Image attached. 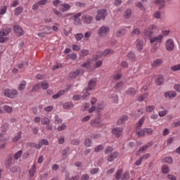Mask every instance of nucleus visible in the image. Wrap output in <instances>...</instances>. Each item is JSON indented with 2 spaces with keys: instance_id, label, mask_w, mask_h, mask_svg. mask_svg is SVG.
<instances>
[{
  "instance_id": "680f3d73",
  "label": "nucleus",
  "mask_w": 180,
  "mask_h": 180,
  "mask_svg": "<svg viewBox=\"0 0 180 180\" xmlns=\"http://www.w3.org/2000/svg\"><path fill=\"white\" fill-rule=\"evenodd\" d=\"M55 123L56 124H60V123H63V120L58 117V115L55 116Z\"/></svg>"
},
{
  "instance_id": "7c9ffc66",
  "label": "nucleus",
  "mask_w": 180,
  "mask_h": 180,
  "mask_svg": "<svg viewBox=\"0 0 180 180\" xmlns=\"http://www.w3.org/2000/svg\"><path fill=\"white\" fill-rule=\"evenodd\" d=\"M25 88H26V81L22 80V81L18 84V91H23V89H25Z\"/></svg>"
},
{
  "instance_id": "603ef678",
  "label": "nucleus",
  "mask_w": 180,
  "mask_h": 180,
  "mask_svg": "<svg viewBox=\"0 0 180 180\" xmlns=\"http://www.w3.org/2000/svg\"><path fill=\"white\" fill-rule=\"evenodd\" d=\"M6 11H8V7L4 6L0 8V15H5L6 13Z\"/></svg>"
},
{
  "instance_id": "9b49d317",
  "label": "nucleus",
  "mask_w": 180,
  "mask_h": 180,
  "mask_svg": "<svg viewBox=\"0 0 180 180\" xmlns=\"http://www.w3.org/2000/svg\"><path fill=\"white\" fill-rule=\"evenodd\" d=\"M112 133L117 137H120L123 134V128L117 127L112 129Z\"/></svg>"
},
{
  "instance_id": "de8ad7c7",
  "label": "nucleus",
  "mask_w": 180,
  "mask_h": 180,
  "mask_svg": "<svg viewBox=\"0 0 180 180\" xmlns=\"http://www.w3.org/2000/svg\"><path fill=\"white\" fill-rule=\"evenodd\" d=\"M75 37L77 41H79V40H82V39H84V34L82 33H77L75 35Z\"/></svg>"
},
{
  "instance_id": "052dcab7",
  "label": "nucleus",
  "mask_w": 180,
  "mask_h": 180,
  "mask_svg": "<svg viewBox=\"0 0 180 180\" xmlns=\"http://www.w3.org/2000/svg\"><path fill=\"white\" fill-rule=\"evenodd\" d=\"M32 147H34L35 148H37V150H40V148H41L42 145L41 143H40V142L39 141L38 143H32Z\"/></svg>"
},
{
  "instance_id": "0e129e2a",
  "label": "nucleus",
  "mask_w": 180,
  "mask_h": 180,
  "mask_svg": "<svg viewBox=\"0 0 180 180\" xmlns=\"http://www.w3.org/2000/svg\"><path fill=\"white\" fill-rule=\"evenodd\" d=\"M99 172V168L96 167L91 169L90 173L91 175H95V174H98Z\"/></svg>"
},
{
  "instance_id": "a18cd8bd",
  "label": "nucleus",
  "mask_w": 180,
  "mask_h": 180,
  "mask_svg": "<svg viewBox=\"0 0 180 180\" xmlns=\"http://www.w3.org/2000/svg\"><path fill=\"white\" fill-rule=\"evenodd\" d=\"M5 165L6 167V168H9V167H11V165H12V158H8L6 159V160L5 162Z\"/></svg>"
},
{
  "instance_id": "a211bd4d",
  "label": "nucleus",
  "mask_w": 180,
  "mask_h": 180,
  "mask_svg": "<svg viewBox=\"0 0 180 180\" xmlns=\"http://www.w3.org/2000/svg\"><path fill=\"white\" fill-rule=\"evenodd\" d=\"M127 33L126 29L124 28H120V30H117L115 32L116 37H122V36H124Z\"/></svg>"
},
{
  "instance_id": "f257e3e1",
  "label": "nucleus",
  "mask_w": 180,
  "mask_h": 180,
  "mask_svg": "<svg viewBox=\"0 0 180 180\" xmlns=\"http://www.w3.org/2000/svg\"><path fill=\"white\" fill-rule=\"evenodd\" d=\"M122 174H123V169H120L117 171L116 174H115V179L117 180H127L129 179L130 178V173L129 172V171L125 172L122 176Z\"/></svg>"
},
{
  "instance_id": "f704fd0d",
  "label": "nucleus",
  "mask_w": 180,
  "mask_h": 180,
  "mask_svg": "<svg viewBox=\"0 0 180 180\" xmlns=\"http://www.w3.org/2000/svg\"><path fill=\"white\" fill-rule=\"evenodd\" d=\"M88 54H89V51L88 49H82L79 52V56H81V57H86Z\"/></svg>"
},
{
  "instance_id": "4468645a",
  "label": "nucleus",
  "mask_w": 180,
  "mask_h": 180,
  "mask_svg": "<svg viewBox=\"0 0 180 180\" xmlns=\"http://www.w3.org/2000/svg\"><path fill=\"white\" fill-rule=\"evenodd\" d=\"M117 157H119V153L115 151V152L108 155V161L109 162H112V161H115V160H116V158H117Z\"/></svg>"
},
{
  "instance_id": "473e14b6",
  "label": "nucleus",
  "mask_w": 180,
  "mask_h": 180,
  "mask_svg": "<svg viewBox=\"0 0 180 180\" xmlns=\"http://www.w3.org/2000/svg\"><path fill=\"white\" fill-rule=\"evenodd\" d=\"M39 85L42 89H48L49 85L46 81H43L39 83Z\"/></svg>"
},
{
  "instance_id": "09e8293b",
  "label": "nucleus",
  "mask_w": 180,
  "mask_h": 180,
  "mask_svg": "<svg viewBox=\"0 0 180 180\" xmlns=\"http://www.w3.org/2000/svg\"><path fill=\"white\" fill-rule=\"evenodd\" d=\"M82 67H83V68H89V67H91V60H87L82 65Z\"/></svg>"
},
{
  "instance_id": "9d476101",
  "label": "nucleus",
  "mask_w": 180,
  "mask_h": 180,
  "mask_svg": "<svg viewBox=\"0 0 180 180\" xmlns=\"http://www.w3.org/2000/svg\"><path fill=\"white\" fill-rule=\"evenodd\" d=\"M150 40V43H161L162 41V39H164L163 35H158V37H148Z\"/></svg>"
},
{
  "instance_id": "e2e57ef3",
  "label": "nucleus",
  "mask_w": 180,
  "mask_h": 180,
  "mask_svg": "<svg viewBox=\"0 0 180 180\" xmlns=\"http://www.w3.org/2000/svg\"><path fill=\"white\" fill-rule=\"evenodd\" d=\"M41 86H40V83H38L37 84L34 85L32 88V92H36L37 91H39V89H40Z\"/></svg>"
},
{
  "instance_id": "dca6fc26",
  "label": "nucleus",
  "mask_w": 180,
  "mask_h": 180,
  "mask_svg": "<svg viewBox=\"0 0 180 180\" xmlns=\"http://www.w3.org/2000/svg\"><path fill=\"white\" fill-rule=\"evenodd\" d=\"M96 86V79H91L89 82L88 91H92Z\"/></svg>"
},
{
  "instance_id": "c9c22d12",
  "label": "nucleus",
  "mask_w": 180,
  "mask_h": 180,
  "mask_svg": "<svg viewBox=\"0 0 180 180\" xmlns=\"http://www.w3.org/2000/svg\"><path fill=\"white\" fill-rule=\"evenodd\" d=\"M127 95H131V96H134L136 95V89L130 88L127 91Z\"/></svg>"
},
{
  "instance_id": "0eeeda50",
  "label": "nucleus",
  "mask_w": 180,
  "mask_h": 180,
  "mask_svg": "<svg viewBox=\"0 0 180 180\" xmlns=\"http://www.w3.org/2000/svg\"><path fill=\"white\" fill-rule=\"evenodd\" d=\"M113 53H115V51L112 49H106L103 51V53H102V55H96L93 56V61H96V60H99V58H101V57H102V56H106L108 55H112L113 54Z\"/></svg>"
},
{
  "instance_id": "a19ab883",
  "label": "nucleus",
  "mask_w": 180,
  "mask_h": 180,
  "mask_svg": "<svg viewBox=\"0 0 180 180\" xmlns=\"http://www.w3.org/2000/svg\"><path fill=\"white\" fill-rule=\"evenodd\" d=\"M82 94H83L82 95V100L85 99V98H87V96H89L91 95V94H89V91H88V89L83 90Z\"/></svg>"
},
{
  "instance_id": "c03bdc74",
  "label": "nucleus",
  "mask_w": 180,
  "mask_h": 180,
  "mask_svg": "<svg viewBox=\"0 0 180 180\" xmlns=\"http://www.w3.org/2000/svg\"><path fill=\"white\" fill-rule=\"evenodd\" d=\"M139 34H140V29L136 28L132 31L131 36V37H136V36H139Z\"/></svg>"
},
{
  "instance_id": "72a5a7b5",
  "label": "nucleus",
  "mask_w": 180,
  "mask_h": 180,
  "mask_svg": "<svg viewBox=\"0 0 180 180\" xmlns=\"http://www.w3.org/2000/svg\"><path fill=\"white\" fill-rule=\"evenodd\" d=\"M155 4L156 5L159 6V9L164 8V6H165V1H164L163 0H157L155 1Z\"/></svg>"
},
{
  "instance_id": "f03ea898",
  "label": "nucleus",
  "mask_w": 180,
  "mask_h": 180,
  "mask_svg": "<svg viewBox=\"0 0 180 180\" xmlns=\"http://www.w3.org/2000/svg\"><path fill=\"white\" fill-rule=\"evenodd\" d=\"M4 96H6V98L13 99V98H16V96H18V90L6 89L4 91Z\"/></svg>"
},
{
  "instance_id": "37998d69",
  "label": "nucleus",
  "mask_w": 180,
  "mask_h": 180,
  "mask_svg": "<svg viewBox=\"0 0 180 180\" xmlns=\"http://www.w3.org/2000/svg\"><path fill=\"white\" fill-rule=\"evenodd\" d=\"M162 162H167V164H172V162H174V160L171 157H166L162 160Z\"/></svg>"
},
{
  "instance_id": "5701e85b",
  "label": "nucleus",
  "mask_w": 180,
  "mask_h": 180,
  "mask_svg": "<svg viewBox=\"0 0 180 180\" xmlns=\"http://www.w3.org/2000/svg\"><path fill=\"white\" fill-rule=\"evenodd\" d=\"M78 75H79V70H76L70 73L69 78L70 79H74L76 77H78Z\"/></svg>"
},
{
  "instance_id": "3c124183",
  "label": "nucleus",
  "mask_w": 180,
  "mask_h": 180,
  "mask_svg": "<svg viewBox=\"0 0 180 180\" xmlns=\"http://www.w3.org/2000/svg\"><path fill=\"white\" fill-rule=\"evenodd\" d=\"M20 139H22V132L21 131L18 132L17 136L13 139V141H19V140H20Z\"/></svg>"
},
{
  "instance_id": "8fccbe9b",
  "label": "nucleus",
  "mask_w": 180,
  "mask_h": 180,
  "mask_svg": "<svg viewBox=\"0 0 180 180\" xmlns=\"http://www.w3.org/2000/svg\"><path fill=\"white\" fill-rule=\"evenodd\" d=\"M92 144V140H91L89 138H86L84 141V145L86 146V147H91Z\"/></svg>"
},
{
  "instance_id": "69168bd1",
  "label": "nucleus",
  "mask_w": 180,
  "mask_h": 180,
  "mask_svg": "<svg viewBox=\"0 0 180 180\" xmlns=\"http://www.w3.org/2000/svg\"><path fill=\"white\" fill-rule=\"evenodd\" d=\"M122 85H124V83H123V82L116 83L115 85V89H119V88H122Z\"/></svg>"
},
{
  "instance_id": "20e7f679",
  "label": "nucleus",
  "mask_w": 180,
  "mask_h": 180,
  "mask_svg": "<svg viewBox=\"0 0 180 180\" xmlns=\"http://www.w3.org/2000/svg\"><path fill=\"white\" fill-rule=\"evenodd\" d=\"M157 29V25L152 24L149 25L144 31V35L146 37H153L154 32L153 30H155Z\"/></svg>"
},
{
  "instance_id": "39448f33",
  "label": "nucleus",
  "mask_w": 180,
  "mask_h": 180,
  "mask_svg": "<svg viewBox=\"0 0 180 180\" xmlns=\"http://www.w3.org/2000/svg\"><path fill=\"white\" fill-rule=\"evenodd\" d=\"M9 33H11L10 28H6V30L0 31V43H5V41H8V37H5V36H8Z\"/></svg>"
},
{
  "instance_id": "79ce46f5",
  "label": "nucleus",
  "mask_w": 180,
  "mask_h": 180,
  "mask_svg": "<svg viewBox=\"0 0 180 180\" xmlns=\"http://www.w3.org/2000/svg\"><path fill=\"white\" fill-rule=\"evenodd\" d=\"M36 172V165L34 164L32 168L30 169V176H34V173Z\"/></svg>"
},
{
  "instance_id": "338daca9",
  "label": "nucleus",
  "mask_w": 180,
  "mask_h": 180,
  "mask_svg": "<svg viewBox=\"0 0 180 180\" xmlns=\"http://www.w3.org/2000/svg\"><path fill=\"white\" fill-rule=\"evenodd\" d=\"M102 150H103V146L102 145H99L94 148L95 153H99V151H102Z\"/></svg>"
},
{
  "instance_id": "bb28decb",
  "label": "nucleus",
  "mask_w": 180,
  "mask_h": 180,
  "mask_svg": "<svg viewBox=\"0 0 180 180\" xmlns=\"http://www.w3.org/2000/svg\"><path fill=\"white\" fill-rule=\"evenodd\" d=\"M136 135L138 136V137H144V136L146 135L144 129H140L139 128H136Z\"/></svg>"
},
{
  "instance_id": "774afa93",
  "label": "nucleus",
  "mask_w": 180,
  "mask_h": 180,
  "mask_svg": "<svg viewBox=\"0 0 180 180\" xmlns=\"http://www.w3.org/2000/svg\"><path fill=\"white\" fill-rule=\"evenodd\" d=\"M172 71H179L180 63L179 65H174L171 68Z\"/></svg>"
},
{
  "instance_id": "bf43d9fd",
  "label": "nucleus",
  "mask_w": 180,
  "mask_h": 180,
  "mask_svg": "<svg viewBox=\"0 0 180 180\" xmlns=\"http://www.w3.org/2000/svg\"><path fill=\"white\" fill-rule=\"evenodd\" d=\"M22 150H19L18 152H17L15 155H14V158L15 160H19V158H20V157L22 156Z\"/></svg>"
},
{
  "instance_id": "13d9d810",
  "label": "nucleus",
  "mask_w": 180,
  "mask_h": 180,
  "mask_svg": "<svg viewBox=\"0 0 180 180\" xmlns=\"http://www.w3.org/2000/svg\"><path fill=\"white\" fill-rule=\"evenodd\" d=\"M155 109V106H154V105L146 106V112H148V113L153 112Z\"/></svg>"
},
{
  "instance_id": "4c0bfd02",
  "label": "nucleus",
  "mask_w": 180,
  "mask_h": 180,
  "mask_svg": "<svg viewBox=\"0 0 180 180\" xmlns=\"http://www.w3.org/2000/svg\"><path fill=\"white\" fill-rule=\"evenodd\" d=\"M124 18L125 19H130L131 18V9H127L124 12Z\"/></svg>"
},
{
  "instance_id": "ddd939ff",
  "label": "nucleus",
  "mask_w": 180,
  "mask_h": 180,
  "mask_svg": "<svg viewBox=\"0 0 180 180\" xmlns=\"http://www.w3.org/2000/svg\"><path fill=\"white\" fill-rule=\"evenodd\" d=\"M6 140L8 139L5 137V134H0V148H4L6 146Z\"/></svg>"
},
{
  "instance_id": "4d7b16f0",
  "label": "nucleus",
  "mask_w": 180,
  "mask_h": 180,
  "mask_svg": "<svg viewBox=\"0 0 180 180\" xmlns=\"http://www.w3.org/2000/svg\"><path fill=\"white\" fill-rule=\"evenodd\" d=\"M44 32L46 34H51V27H50V26H46L45 28H44Z\"/></svg>"
},
{
  "instance_id": "c85d7f7f",
  "label": "nucleus",
  "mask_w": 180,
  "mask_h": 180,
  "mask_svg": "<svg viewBox=\"0 0 180 180\" xmlns=\"http://www.w3.org/2000/svg\"><path fill=\"white\" fill-rule=\"evenodd\" d=\"M23 12V7L22 6H18L15 9L14 11V15L15 16H19V15H20V13H22Z\"/></svg>"
},
{
  "instance_id": "7ed1b4c3",
  "label": "nucleus",
  "mask_w": 180,
  "mask_h": 180,
  "mask_svg": "<svg viewBox=\"0 0 180 180\" xmlns=\"http://www.w3.org/2000/svg\"><path fill=\"white\" fill-rule=\"evenodd\" d=\"M110 32V28L106 25H103L99 28L97 33L100 37H106Z\"/></svg>"
},
{
  "instance_id": "b1692460",
  "label": "nucleus",
  "mask_w": 180,
  "mask_h": 180,
  "mask_svg": "<svg viewBox=\"0 0 180 180\" xmlns=\"http://www.w3.org/2000/svg\"><path fill=\"white\" fill-rule=\"evenodd\" d=\"M165 98H168L169 99H171V98H175L176 96V92L175 91H167L165 94Z\"/></svg>"
},
{
  "instance_id": "1a4fd4ad",
  "label": "nucleus",
  "mask_w": 180,
  "mask_h": 180,
  "mask_svg": "<svg viewBox=\"0 0 180 180\" xmlns=\"http://www.w3.org/2000/svg\"><path fill=\"white\" fill-rule=\"evenodd\" d=\"M82 20H83L84 23L90 25V23H92V21L94 20V17L88 14H84L82 16Z\"/></svg>"
},
{
  "instance_id": "e433bc0d",
  "label": "nucleus",
  "mask_w": 180,
  "mask_h": 180,
  "mask_svg": "<svg viewBox=\"0 0 180 180\" xmlns=\"http://www.w3.org/2000/svg\"><path fill=\"white\" fill-rule=\"evenodd\" d=\"M127 120V117L126 115L121 117L117 121V124H120V125L123 124Z\"/></svg>"
},
{
  "instance_id": "ea45409f",
  "label": "nucleus",
  "mask_w": 180,
  "mask_h": 180,
  "mask_svg": "<svg viewBox=\"0 0 180 180\" xmlns=\"http://www.w3.org/2000/svg\"><path fill=\"white\" fill-rule=\"evenodd\" d=\"M162 172L165 174H167L168 172H169V167H168V165H164L162 167Z\"/></svg>"
},
{
  "instance_id": "aec40b11",
  "label": "nucleus",
  "mask_w": 180,
  "mask_h": 180,
  "mask_svg": "<svg viewBox=\"0 0 180 180\" xmlns=\"http://www.w3.org/2000/svg\"><path fill=\"white\" fill-rule=\"evenodd\" d=\"M14 32L15 33L18 34V36H23V30L19 25L14 26Z\"/></svg>"
},
{
  "instance_id": "6ab92c4d",
  "label": "nucleus",
  "mask_w": 180,
  "mask_h": 180,
  "mask_svg": "<svg viewBox=\"0 0 180 180\" xmlns=\"http://www.w3.org/2000/svg\"><path fill=\"white\" fill-rule=\"evenodd\" d=\"M122 72L120 70H118L114 72V74L112 76V79H114V81H119V79L122 78Z\"/></svg>"
},
{
  "instance_id": "f3484780",
  "label": "nucleus",
  "mask_w": 180,
  "mask_h": 180,
  "mask_svg": "<svg viewBox=\"0 0 180 180\" xmlns=\"http://www.w3.org/2000/svg\"><path fill=\"white\" fill-rule=\"evenodd\" d=\"M70 9H71V6L68 4H61L59 8V11H60V12H68Z\"/></svg>"
},
{
  "instance_id": "49530a36",
  "label": "nucleus",
  "mask_w": 180,
  "mask_h": 180,
  "mask_svg": "<svg viewBox=\"0 0 180 180\" xmlns=\"http://www.w3.org/2000/svg\"><path fill=\"white\" fill-rule=\"evenodd\" d=\"M41 124H50V119L49 117H44L41 120Z\"/></svg>"
},
{
  "instance_id": "2eb2a0df",
  "label": "nucleus",
  "mask_w": 180,
  "mask_h": 180,
  "mask_svg": "<svg viewBox=\"0 0 180 180\" xmlns=\"http://www.w3.org/2000/svg\"><path fill=\"white\" fill-rule=\"evenodd\" d=\"M81 13H78L73 15V19H74V25L76 26H79V25H81V20L79 18H81Z\"/></svg>"
},
{
  "instance_id": "a878e982",
  "label": "nucleus",
  "mask_w": 180,
  "mask_h": 180,
  "mask_svg": "<svg viewBox=\"0 0 180 180\" xmlns=\"http://www.w3.org/2000/svg\"><path fill=\"white\" fill-rule=\"evenodd\" d=\"M156 85H162V82H164V76L158 75L155 80Z\"/></svg>"
},
{
  "instance_id": "393cba45",
  "label": "nucleus",
  "mask_w": 180,
  "mask_h": 180,
  "mask_svg": "<svg viewBox=\"0 0 180 180\" xmlns=\"http://www.w3.org/2000/svg\"><path fill=\"white\" fill-rule=\"evenodd\" d=\"M101 119L96 118L94 120H91L90 122V124H91V126H94V127H96L101 124Z\"/></svg>"
},
{
  "instance_id": "423d86ee",
  "label": "nucleus",
  "mask_w": 180,
  "mask_h": 180,
  "mask_svg": "<svg viewBox=\"0 0 180 180\" xmlns=\"http://www.w3.org/2000/svg\"><path fill=\"white\" fill-rule=\"evenodd\" d=\"M108 16V12L106 11V9L103 8L101 10H98L97 11V15H96V20L97 22H99V20H102L105 19Z\"/></svg>"
},
{
  "instance_id": "cd10ccee",
  "label": "nucleus",
  "mask_w": 180,
  "mask_h": 180,
  "mask_svg": "<svg viewBox=\"0 0 180 180\" xmlns=\"http://www.w3.org/2000/svg\"><path fill=\"white\" fill-rule=\"evenodd\" d=\"M67 60H75L77 58H78V56H77V53H72L66 56Z\"/></svg>"
},
{
  "instance_id": "412c9836",
  "label": "nucleus",
  "mask_w": 180,
  "mask_h": 180,
  "mask_svg": "<svg viewBox=\"0 0 180 180\" xmlns=\"http://www.w3.org/2000/svg\"><path fill=\"white\" fill-rule=\"evenodd\" d=\"M161 64H162V59L158 58L152 63L151 65L153 68H157V67H160V65H161Z\"/></svg>"
},
{
  "instance_id": "6e6d98bb",
  "label": "nucleus",
  "mask_w": 180,
  "mask_h": 180,
  "mask_svg": "<svg viewBox=\"0 0 180 180\" xmlns=\"http://www.w3.org/2000/svg\"><path fill=\"white\" fill-rule=\"evenodd\" d=\"M128 58L131 59L132 61H134L136 60V56H134V53L133 52H129L127 54Z\"/></svg>"
},
{
  "instance_id": "f8f14e48",
  "label": "nucleus",
  "mask_w": 180,
  "mask_h": 180,
  "mask_svg": "<svg viewBox=\"0 0 180 180\" xmlns=\"http://www.w3.org/2000/svg\"><path fill=\"white\" fill-rule=\"evenodd\" d=\"M136 49L139 50V51H141L144 47V41L141 39H136L135 41Z\"/></svg>"
},
{
  "instance_id": "2f4dec72",
  "label": "nucleus",
  "mask_w": 180,
  "mask_h": 180,
  "mask_svg": "<svg viewBox=\"0 0 180 180\" xmlns=\"http://www.w3.org/2000/svg\"><path fill=\"white\" fill-rule=\"evenodd\" d=\"M63 108L64 109H72V108H74V104L71 102H68V103H65L63 104Z\"/></svg>"
},
{
  "instance_id": "864d4df0",
  "label": "nucleus",
  "mask_w": 180,
  "mask_h": 180,
  "mask_svg": "<svg viewBox=\"0 0 180 180\" xmlns=\"http://www.w3.org/2000/svg\"><path fill=\"white\" fill-rule=\"evenodd\" d=\"M148 96V94H143L141 96H140L139 98H138V101L139 102H143V101H144V99H146V98Z\"/></svg>"
},
{
  "instance_id": "4be33fe9",
  "label": "nucleus",
  "mask_w": 180,
  "mask_h": 180,
  "mask_svg": "<svg viewBox=\"0 0 180 180\" xmlns=\"http://www.w3.org/2000/svg\"><path fill=\"white\" fill-rule=\"evenodd\" d=\"M65 180H79V176L70 177V173H68V172H65Z\"/></svg>"
},
{
  "instance_id": "c756f323",
  "label": "nucleus",
  "mask_w": 180,
  "mask_h": 180,
  "mask_svg": "<svg viewBox=\"0 0 180 180\" xmlns=\"http://www.w3.org/2000/svg\"><path fill=\"white\" fill-rule=\"evenodd\" d=\"M64 94H65V91L60 90L56 94H54L52 98L53 99H58V98H60V96H62V95H64Z\"/></svg>"
},
{
  "instance_id": "58836bf2",
  "label": "nucleus",
  "mask_w": 180,
  "mask_h": 180,
  "mask_svg": "<svg viewBox=\"0 0 180 180\" xmlns=\"http://www.w3.org/2000/svg\"><path fill=\"white\" fill-rule=\"evenodd\" d=\"M144 120H146V117H142L139 122L136 124V129H139V127H141L143 126V124L144 123Z\"/></svg>"
},
{
  "instance_id": "6e6552de",
  "label": "nucleus",
  "mask_w": 180,
  "mask_h": 180,
  "mask_svg": "<svg viewBox=\"0 0 180 180\" xmlns=\"http://www.w3.org/2000/svg\"><path fill=\"white\" fill-rule=\"evenodd\" d=\"M165 47L167 51H174V49L175 48V45L174 44V40H172V39H167L165 44Z\"/></svg>"
},
{
  "instance_id": "5fc2aeb1",
  "label": "nucleus",
  "mask_w": 180,
  "mask_h": 180,
  "mask_svg": "<svg viewBox=\"0 0 180 180\" xmlns=\"http://www.w3.org/2000/svg\"><path fill=\"white\" fill-rule=\"evenodd\" d=\"M4 110H5V112H6L7 113H12L13 112V109L11 108V106L9 105H5L4 107Z\"/></svg>"
}]
</instances>
